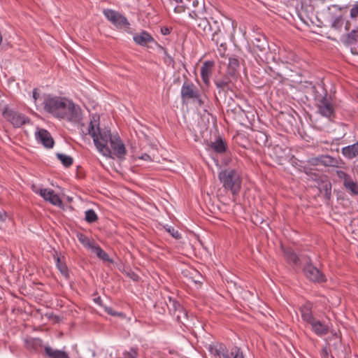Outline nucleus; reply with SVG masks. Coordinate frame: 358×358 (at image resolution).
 I'll return each mask as SVG.
<instances>
[{
	"instance_id": "f257e3e1",
	"label": "nucleus",
	"mask_w": 358,
	"mask_h": 358,
	"mask_svg": "<svg viewBox=\"0 0 358 358\" xmlns=\"http://www.w3.org/2000/svg\"><path fill=\"white\" fill-rule=\"evenodd\" d=\"M88 134L93 139L97 150L103 156L113 157V154L116 157L124 159L127 154L124 144L117 135L113 136L110 131L99 127V118L90 121L88 128Z\"/></svg>"
},
{
	"instance_id": "f03ea898",
	"label": "nucleus",
	"mask_w": 358,
	"mask_h": 358,
	"mask_svg": "<svg viewBox=\"0 0 358 358\" xmlns=\"http://www.w3.org/2000/svg\"><path fill=\"white\" fill-rule=\"evenodd\" d=\"M44 110L59 119L77 121L80 117V108L65 97L47 96L43 101Z\"/></svg>"
},
{
	"instance_id": "7ed1b4c3",
	"label": "nucleus",
	"mask_w": 358,
	"mask_h": 358,
	"mask_svg": "<svg viewBox=\"0 0 358 358\" xmlns=\"http://www.w3.org/2000/svg\"><path fill=\"white\" fill-rule=\"evenodd\" d=\"M302 320L310 327L311 331L317 336L327 335L329 331V324L325 321L317 319L313 315L312 306L306 303L299 309Z\"/></svg>"
},
{
	"instance_id": "20e7f679",
	"label": "nucleus",
	"mask_w": 358,
	"mask_h": 358,
	"mask_svg": "<svg viewBox=\"0 0 358 358\" xmlns=\"http://www.w3.org/2000/svg\"><path fill=\"white\" fill-rule=\"evenodd\" d=\"M218 178L224 189L236 195L241 189L242 177L241 172L236 169L226 168L218 173Z\"/></svg>"
},
{
	"instance_id": "39448f33",
	"label": "nucleus",
	"mask_w": 358,
	"mask_h": 358,
	"mask_svg": "<svg viewBox=\"0 0 358 358\" xmlns=\"http://www.w3.org/2000/svg\"><path fill=\"white\" fill-rule=\"evenodd\" d=\"M176 5L174 7L176 13H182L187 11L189 16L196 19L201 17L205 13L203 0H174Z\"/></svg>"
},
{
	"instance_id": "423d86ee",
	"label": "nucleus",
	"mask_w": 358,
	"mask_h": 358,
	"mask_svg": "<svg viewBox=\"0 0 358 358\" xmlns=\"http://www.w3.org/2000/svg\"><path fill=\"white\" fill-rule=\"evenodd\" d=\"M305 262L306 264L303 268V272L308 280L317 283H322L327 281V278L323 273L313 265L310 257H307Z\"/></svg>"
},
{
	"instance_id": "0eeeda50",
	"label": "nucleus",
	"mask_w": 358,
	"mask_h": 358,
	"mask_svg": "<svg viewBox=\"0 0 358 358\" xmlns=\"http://www.w3.org/2000/svg\"><path fill=\"white\" fill-rule=\"evenodd\" d=\"M103 13L106 18L117 29H129L130 23L120 13L112 10L104 9Z\"/></svg>"
},
{
	"instance_id": "6e6552de",
	"label": "nucleus",
	"mask_w": 358,
	"mask_h": 358,
	"mask_svg": "<svg viewBox=\"0 0 358 358\" xmlns=\"http://www.w3.org/2000/svg\"><path fill=\"white\" fill-rule=\"evenodd\" d=\"M199 93H200L199 90L193 83L190 81L183 83L180 90L181 99L183 101L199 98Z\"/></svg>"
},
{
	"instance_id": "1a4fd4ad",
	"label": "nucleus",
	"mask_w": 358,
	"mask_h": 358,
	"mask_svg": "<svg viewBox=\"0 0 358 358\" xmlns=\"http://www.w3.org/2000/svg\"><path fill=\"white\" fill-rule=\"evenodd\" d=\"M346 34L342 38L343 43L348 46H352L358 44V27L353 26ZM350 51L354 55H358V50L356 48L351 47Z\"/></svg>"
},
{
	"instance_id": "9d476101",
	"label": "nucleus",
	"mask_w": 358,
	"mask_h": 358,
	"mask_svg": "<svg viewBox=\"0 0 358 358\" xmlns=\"http://www.w3.org/2000/svg\"><path fill=\"white\" fill-rule=\"evenodd\" d=\"M3 115L15 127H20L28 121L24 115L12 110H5Z\"/></svg>"
},
{
	"instance_id": "9b49d317",
	"label": "nucleus",
	"mask_w": 358,
	"mask_h": 358,
	"mask_svg": "<svg viewBox=\"0 0 358 358\" xmlns=\"http://www.w3.org/2000/svg\"><path fill=\"white\" fill-rule=\"evenodd\" d=\"M317 106L319 113L322 116L330 118L334 115V108L333 105L328 99L327 94H325L320 99L317 100Z\"/></svg>"
},
{
	"instance_id": "f8f14e48",
	"label": "nucleus",
	"mask_w": 358,
	"mask_h": 358,
	"mask_svg": "<svg viewBox=\"0 0 358 358\" xmlns=\"http://www.w3.org/2000/svg\"><path fill=\"white\" fill-rule=\"evenodd\" d=\"M36 139L46 148H52L54 146V140L50 134L45 129H38L35 134Z\"/></svg>"
},
{
	"instance_id": "ddd939ff",
	"label": "nucleus",
	"mask_w": 358,
	"mask_h": 358,
	"mask_svg": "<svg viewBox=\"0 0 358 358\" xmlns=\"http://www.w3.org/2000/svg\"><path fill=\"white\" fill-rule=\"evenodd\" d=\"M39 194L47 201L55 206H60L62 204V201L53 189L41 188L39 190Z\"/></svg>"
},
{
	"instance_id": "4468645a",
	"label": "nucleus",
	"mask_w": 358,
	"mask_h": 358,
	"mask_svg": "<svg viewBox=\"0 0 358 358\" xmlns=\"http://www.w3.org/2000/svg\"><path fill=\"white\" fill-rule=\"evenodd\" d=\"M353 26L358 27V1L350 9V18L345 22V31H349Z\"/></svg>"
},
{
	"instance_id": "2eb2a0df",
	"label": "nucleus",
	"mask_w": 358,
	"mask_h": 358,
	"mask_svg": "<svg viewBox=\"0 0 358 358\" xmlns=\"http://www.w3.org/2000/svg\"><path fill=\"white\" fill-rule=\"evenodd\" d=\"M214 62L213 61H206L201 67V76L203 83L206 86L210 85V78L212 75Z\"/></svg>"
},
{
	"instance_id": "dca6fc26",
	"label": "nucleus",
	"mask_w": 358,
	"mask_h": 358,
	"mask_svg": "<svg viewBox=\"0 0 358 358\" xmlns=\"http://www.w3.org/2000/svg\"><path fill=\"white\" fill-rule=\"evenodd\" d=\"M322 164L325 167L342 168L345 162L339 157H333L329 155H322Z\"/></svg>"
},
{
	"instance_id": "f3484780",
	"label": "nucleus",
	"mask_w": 358,
	"mask_h": 358,
	"mask_svg": "<svg viewBox=\"0 0 358 358\" xmlns=\"http://www.w3.org/2000/svg\"><path fill=\"white\" fill-rule=\"evenodd\" d=\"M283 252L286 260L288 263L292 264L295 266H299L301 265V261H304L308 257H303L301 259L294 252V251L291 248H283Z\"/></svg>"
},
{
	"instance_id": "a211bd4d",
	"label": "nucleus",
	"mask_w": 358,
	"mask_h": 358,
	"mask_svg": "<svg viewBox=\"0 0 358 358\" xmlns=\"http://www.w3.org/2000/svg\"><path fill=\"white\" fill-rule=\"evenodd\" d=\"M208 350L215 358H224L228 352L226 346L222 343L209 345Z\"/></svg>"
},
{
	"instance_id": "6ab92c4d",
	"label": "nucleus",
	"mask_w": 358,
	"mask_h": 358,
	"mask_svg": "<svg viewBox=\"0 0 358 358\" xmlns=\"http://www.w3.org/2000/svg\"><path fill=\"white\" fill-rule=\"evenodd\" d=\"M133 40L137 45L141 46H145L148 43L154 41V38L152 36L145 31H143L140 34L134 35Z\"/></svg>"
},
{
	"instance_id": "aec40b11",
	"label": "nucleus",
	"mask_w": 358,
	"mask_h": 358,
	"mask_svg": "<svg viewBox=\"0 0 358 358\" xmlns=\"http://www.w3.org/2000/svg\"><path fill=\"white\" fill-rule=\"evenodd\" d=\"M342 155L348 159H352L358 156V142L343 147L341 149Z\"/></svg>"
},
{
	"instance_id": "412c9836",
	"label": "nucleus",
	"mask_w": 358,
	"mask_h": 358,
	"mask_svg": "<svg viewBox=\"0 0 358 358\" xmlns=\"http://www.w3.org/2000/svg\"><path fill=\"white\" fill-rule=\"evenodd\" d=\"M44 350L45 354L48 358H69L66 352L53 349L49 345H45Z\"/></svg>"
},
{
	"instance_id": "4be33fe9",
	"label": "nucleus",
	"mask_w": 358,
	"mask_h": 358,
	"mask_svg": "<svg viewBox=\"0 0 358 358\" xmlns=\"http://www.w3.org/2000/svg\"><path fill=\"white\" fill-rule=\"evenodd\" d=\"M253 48L255 50L264 53L266 51L268 48V43L264 36H260L255 38L252 41Z\"/></svg>"
},
{
	"instance_id": "5701e85b",
	"label": "nucleus",
	"mask_w": 358,
	"mask_h": 358,
	"mask_svg": "<svg viewBox=\"0 0 358 358\" xmlns=\"http://www.w3.org/2000/svg\"><path fill=\"white\" fill-rule=\"evenodd\" d=\"M209 146L215 152L220 154L225 152L227 148L226 142L222 138H217L215 141L211 142Z\"/></svg>"
},
{
	"instance_id": "b1692460",
	"label": "nucleus",
	"mask_w": 358,
	"mask_h": 358,
	"mask_svg": "<svg viewBox=\"0 0 358 358\" xmlns=\"http://www.w3.org/2000/svg\"><path fill=\"white\" fill-rule=\"evenodd\" d=\"M239 67H240V62H239V60L238 59V58L234 57H230L229 58L227 73L230 76H233L238 71Z\"/></svg>"
},
{
	"instance_id": "393cba45",
	"label": "nucleus",
	"mask_w": 358,
	"mask_h": 358,
	"mask_svg": "<svg viewBox=\"0 0 358 358\" xmlns=\"http://www.w3.org/2000/svg\"><path fill=\"white\" fill-rule=\"evenodd\" d=\"M77 237L78 241L87 249L92 250L93 246L96 245L94 241L82 233L78 234Z\"/></svg>"
},
{
	"instance_id": "a878e982",
	"label": "nucleus",
	"mask_w": 358,
	"mask_h": 358,
	"mask_svg": "<svg viewBox=\"0 0 358 358\" xmlns=\"http://www.w3.org/2000/svg\"><path fill=\"white\" fill-rule=\"evenodd\" d=\"M345 22L342 16L336 17L331 22V27L339 33L342 32L343 27H345Z\"/></svg>"
},
{
	"instance_id": "bb28decb",
	"label": "nucleus",
	"mask_w": 358,
	"mask_h": 358,
	"mask_svg": "<svg viewBox=\"0 0 358 358\" xmlns=\"http://www.w3.org/2000/svg\"><path fill=\"white\" fill-rule=\"evenodd\" d=\"M229 83L230 80L228 77L215 80V84L217 88L219 89V92H220L221 90L225 91L229 90Z\"/></svg>"
},
{
	"instance_id": "cd10ccee",
	"label": "nucleus",
	"mask_w": 358,
	"mask_h": 358,
	"mask_svg": "<svg viewBox=\"0 0 358 358\" xmlns=\"http://www.w3.org/2000/svg\"><path fill=\"white\" fill-rule=\"evenodd\" d=\"M91 250L94 252L96 255L101 259L106 262H111L108 255L103 250H102L99 245L96 244L94 245Z\"/></svg>"
},
{
	"instance_id": "c85d7f7f",
	"label": "nucleus",
	"mask_w": 358,
	"mask_h": 358,
	"mask_svg": "<svg viewBox=\"0 0 358 358\" xmlns=\"http://www.w3.org/2000/svg\"><path fill=\"white\" fill-rule=\"evenodd\" d=\"M343 185L352 194H358V185L352 180L351 177L348 180L343 182Z\"/></svg>"
},
{
	"instance_id": "c756f323",
	"label": "nucleus",
	"mask_w": 358,
	"mask_h": 358,
	"mask_svg": "<svg viewBox=\"0 0 358 358\" xmlns=\"http://www.w3.org/2000/svg\"><path fill=\"white\" fill-rule=\"evenodd\" d=\"M56 266L60 271V273L64 275L66 278L69 277V268L66 264L64 262H62L59 257L56 258Z\"/></svg>"
},
{
	"instance_id": "7c9ffc66",
	"label": "nucleus",
	"mask_w": 358,
	"mask_h": 358,
	"mask_svg": "<svg viewBox=\"0 0 358 358\" xmlns=\"http://www.w3.org/2000/svg\"><path fill=\"white\" fill-rule=\"evenodd\" d=\"M57 157L65 167H69L73 164V159L70 156L64 154L57 153Z\"/></svg>"
},
{
	"instance_id": "2f4dec72",
	"label": "nucleus",
	"mask_w": 358,
	"mask_h": 358,
	"mask_svg": "<svg viewBox=\"0 0 358 358\" xmlns=\"http://www.w3.org/2000/svg\"><path fill=\"white\" fill-rule=\"evenodd\" d=\"M224 358H244V356L241 350L239 348L235 346L231 349L229 353L227 352V354L224 356Z\"/></svg>"
},
{
	"instance_id": "473e14b6",
	"label": "nucleus",
	"mask_w": 358,
	"mask_h": 358,
	"mask_svg": "<svg viewBox=\"0 0 358 358\" xmlns=\"http://www.w3.org/2000/svg\"><path fill=\"white\" fill-rule=\"evenodd\" d=\"M334 341V343H332V346L334 347V350H338L341 345V338H340L339 335L334 332L332 334L331 336L328 338L329 344H330V342L331 341Z\"/></svg>"
},
{
	"instance_id": "72a5a7b5",
	"label": "nucleus",
	"mask_w": 358,
	"mask_h": 358,
	"mask_svg": "<svg viewBox=\"0 0 358 358\" xmlns=\"http://www.w3.org/2000/svg\"><path fill=\"white\" fill-rule=\"evenodd\" d=\"M85 220L88 223H93L98 220V217L95 211L92 209H89L85 212Z\"/></svg>"
},
{
	"instance_id": "f704fd0d",
	"label": "nucleus",
	"mask_w": 358,
	"mask_h": 358,
	"mask_svg": "<svg viewBox=\"0 0 358 358\" xmlns=\"http://www.w3.org/2000/svg\"><path fill=\"white\" fill-rule=\"evenodd\" d=\"M43 341L40 338H30L27 341V345L28 348H31L36 350L38 347L42 345Z\"/></svg>"
},
{
	"instance_id": "c9c22d12",
	"label": "nucleus",
	"mask_w": 358,
	"mask_h": 358,
	"mask_svg": "<svg viewBox=\"0 0 358 358\" xmlns=\"http://www.w3.org/2000/svg\"><path fill=\"white\" fill-rule=\"evenodd\" d=\"M171 305L174 310V315L177 313V312H180L182 313V317L185 318L187 317V311L182 308V306L176 301H171Z\"/></svg>"
},
{
	"instance_id": "e433bc0d",
	"label": "nucleus",
	"mask_w": 358,
	"mask_h": 358,
	"mask_svg": "<svg viewBox=\"0 0 358 358\" xmlns=\"http://www.w3.org/2000/svg\"><path fill=\"white\" fill-rule=\"evenodd\" d=\"M201 18V21L199 23L198 26L199 28H202L203 31V34H206L208 31L210 30V25L208 22V21L205 18Z\"/></svg>"
},
{
	"instance_id": "4c0bfd02",
	"label": "nucleus",
	"mask_w": 358,
	"mask_h": 358,
	"mask_svg": "<svg viewBox=\"0 0 358 358\" xmlns=\"http://www.w3.org/2000/svg\"><path fill=\"white\" fill-rule=\"evenodd\" d=\"M164 229H166V231L168 233H169L176 239H180L181 238V234L174 227H173L171 226L166 225V226H164Z\"/></svg>"
},
{
	"instance_id": "58836bf2",
	"label": "nucleus",
	"mask_w": 358,
	"mask_h": 358,
	"mask_svg": "<svg viewBox=\"0 0 358 358\" xmlns=\"http://www.w3.org/2000/svg\"><path fill=\"white\" fill-rule=\"evenodd\" d=\"M305 173L313 180H321L322 182H324L322 177L318 173L314 172L312 169H305Z\"/></svg>"
},
{
	"instance_id": "ea45409f",
	"label": "nucleus",
	"mask_w": 358,
	"mask_h": 358,
	"mask_svg": "<svg viewBox=\"0 0 358 358\" xmlns=\"http://www.w3.org/2000/svg\"><path fill=\"white\" fill-rule=\"evenodd\" d=\"M138 351L135 348H130L129 350L125 351L123 353L122 358H137Z\"/></svg>"
},
{
	"instance_id": "a19ab883",
	"label": "nucleus",
	"mask_w": 358,
	"mask_h": 358,
	"mask_svg": "<svg viewBox=\"0 0 358 358\" xmlns=\"http://www.w3.org/2000/svg\"><path fill=\"white\" fill-rule=\"evenodd\" d=\"M322 155L311 157L308 160V163L311 166L322 165Z\"/></svg>"
},
{
	"instance_id": "79ce46f5",
	"label": "nucleus",
	"mask_w": 358,
	"mask_h": 358,
	"mask_svg": "<svg viewBox=\"0 0 358 358\" xmlns=\"http://www.w3.org/2000/svg\"><path fill=\"white\" fill-rule=\"evenodd\" d=\"M336 175L340 179L343 180V182L348 180V179L350 178V175L341 170L336 171Z\"/></svg>"
},
{
	"instance_id": "37998d69",
	"label": "nucleus",
	"mask_w": 358,
	"mask_h": 358,
	"mask_svg": "<svg viewBox=\"0 0 358 358\" xmlns=\"http://www.w3.org/2000/svg\"><path fill=\"white\" fill-rule=\"evenodd\" d=\"M104 309H105V311L110 315H113V316H122L123 314L122 313H117L116 311H115L113 308L111 307H108V306H105L104 307Z\"/></svg>"
},
{
	"instance_id": "c03bdc74",
	"label": "nucleus",
	"mask_w": 358,
	"mask_h": 358,
	"mask_svg": "<svg viewBox=\"0 0 358 358\" xmlns=\"http://www.w3.org/2000/svg\"><path fill=\"white\" fill-rule=\"evenodd\" d=\"M324 191H325V194L327 196H330L331 194V183L329 182H325L324 185Z\"/></svg>"
},
{
	"instance_id": "a18cd8bd",
	"label": "nucleus",
	"mask_w": 358,
	"mask_h": 358,
	"mask_svg": "<svg viewBox=\"0 0 358 358\" xmlns=\"http://www.w3.org/2000/svg\"><path fill=\"white\" fill-rule=\"evenodd\" d=\"M174 315L176 316L178 322L182 323V324H184L185 320H186L187 319V316L185 318H184L182 317V313H181L180 312H177V313Z\"/></svg>"
},
{
	"instance_id": "49530a36",
	"label": "nucleus",
	"mask_w": 358,
	"mask_h": 358,
	"mask_svg": "<svg viewBox=\"0 0 358 358\" xmlns=\"http://www.w3.org/2000/svg\"><path fill=\"white\" fill-rule=\"evenodd\" d=\"M329 354V349L325 346L322 349L321 357L322 358H328Z\"/></svg>"
},
{
	"instance_id": "de8ad7c7",
	"label": "nucleus",
	"mask_w": 358,
	"mask_h": 358,
	"mask_svg": "<svg viewBox=\"0 0 358 358\" xmlns=\"http://www.w3.org/2000/svg\"><path fill=\"white\" fill-rule=\"evenodd\" d=\"M161 33L164 36L169 35L171 33V29L168 27H163L161 28Z\"/></svg>"
},
{
	"instance_id": "09e8293b",
	"label": "nucleus",
	"mask_w": 358,
	"mask_h": 358,
	"mask_svg": "<svg viewBox=\"0 0 358 358\" xmlns=\"http://www.w3.org/2000/svg\"><path fill=\"white\" fill-rule=\"evenodd\" d=\"M8 215L5 210H0V221L3 222L6 220Z\"/></svg>"
},
{
	"instance_id": "8fccbe9b",
	"label": "nucleus",
	"mask_w": 358,
	"mask_h": 358,
	"mask_svg": "<svg viewBox=\"0 0 358 358\" xmlns=\"http://www.w3.org/2000/svg\"><path fill=\"white\" fill-rule=\"evenodd\" d=\"M39 96H40V94L38 92V90L36 88L34 89L32 97L34 101V103L36 102V101L39 98Z\"/></svg>"
},
{
	"instance_id": "3c124183",
	"label": "nucleus",
	"mask_w": 358,
	"mask_h": 358,
	"mask_svg": "<svg viewBox=\"0 0 358 358\" xmlns=\"http://www.w3.org/2000/svg\"><path fill=\"white\" fill-rule=\"evenodd\" d=\"M218 36H219V33H216V32H215V33L213 34V37H212V40H213V41H215V43H216V45H217L219 44V43H220V41H219V38H218L219 37H218Z\"/></svg>"
},
{
	"instance_id": "603ef678",
	"label": "nucleus",
	"mask_w": 358,
	"mask_h": 358,
	"mask_svg": "<svg viewBox=\"0 0 358 358\" xmlns=\"http://www.w3.org/2000/svg\"><path fill=\"white\" fill-rule=\"evenodd\" d=\"M192 100H195L199 106H201L203 104V101L201 99L200 93H199V98H194Z\"/></svg>"
},
{
	"instance_id": "864d4df0",
	"label": "nucleus",
	"mask_w": 358,
	"mask_h": 358,
	"mask_svg": "<svg viewBox=\"0 0 358 358\" xmlns=\"http://www.w3.org/2000/svg\"><path fill=\"white\" fill-rule=\"evenodd\" d=\"M140 159H143L145 161H152V159H151L150 156L149 155L146 154V153L143 154L140 157Z\"/></svg>"
},
{
	"instance_id": "5fc2aeb1",
	"label": "nucleus",
	"mask_w": 358,
	"mask_h": 358,
	"mask_svg": "<svg viewBox=\"0 0 358 358\" xmlns=\"http://www.w3.org/2000/svg\"><path fill=\"white\" fill-rule=\"evenodd\" d=\"M259 138L263 140L264 142H266L267 140V137L264 133H259Z\"/></svg>"
},
{
	"instance_id": "6e6d98bb",
	"label": "nucleus",
	"mask_w": 358,
	"mask_h": 358,
	"mask_svg": "<svg viewBox=\"0 0 358 358\" xmlns=\"http://www.w3.org/2000/svg\"><path fill=\"white\" fill-rule=\"evenodd\" d=\"M94 301H95V302H96V303L101 304V298H100V297H98L97 299H94Z\"/></svg>"
},
{
	"instance_id": "4d7b16f0",
	"label": "nucleus",
	"mask_w": 358,
	"mask_h": 358,
	"mask_svg": "<svg viewBox=\"0 0 358 358\" xmlns=\"http://www.w3.org/2000/svg\"><path fill=\"white\" fill-rule=\"evenodd\" d=\"M220 46H222V45H223L222 42H220Z\"/></svg>"
},
{
	"instance_id": "13d9d810",
	"label": "nucleus",
	"mask_w": 358,
	"mask_h": 358,
	"mask_svg": "<svg viewBox=\"0 0 358 358\" xmlns=\"http://www.w3.org/2000/svg\"><path fill=\"white\" fill-rule=\"evenodd\" d=\"M357 96H358V92H357Z\"/></svg>"
}]
</instances>
